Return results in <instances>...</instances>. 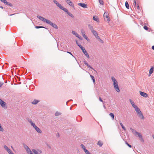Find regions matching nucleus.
I'll return each instance as SVG.
<instances>
[{"label": "nucleus", "mask_w": 154, "mask_h": 154, "mask_svg": "<svg viewBox=\"0 0 154 154\" xmlns=\"http://www.w3.org/2000/svg\"><path fill=\"white\" fill-rule=\"evenodd\" d=\"M36 131L39 133L41 134L42 133V131L37 126L34 128Z\"/></svg>", "instance_id": "16"}, {"label": "nucleus", "mask_w": 154, "mask_h": 154, "mask_svg": "<svg viewBox=\"0 0 154 154\" xmlns=\"http://www.w3.org/2000/svg\"><path fill=\"white\" fill-rule=\"evenodd\" d=\"M28 121L30 123L32 122V121L30 119H29V118H28L27 119Z\"/></svg>", "instance_id": "51"}, {"label": "nucleus", "mask_w": 154, "mask_h": 154, "mask_svg": "<svg viewBox=\"0 0 154 154\" xmlns=\"http://www.w3.org/2000/svg\"><path fill=\"white\" fill-rule=\"evenodd\" d=\"M125 6L128 9H129V4L128 2L127 1H126L125 2Z\"/></svg>", "instance_id": "25"}, {"label": "nucleus", "mask_w": 154, "mask_h": 154, "mask_svg": "<svg viewBox=\"0 0 154 154\" xmlns=\"http://www.w3.org/2000/svg\"><path fill=\"white\" fill-rule=\"evenodd\" d=\"M86 153V154H91L90 153V152L87 149L84 151Z\"/></svg>", "instance_id": "41"}, {"label": "nucleus", "mask_w": 154, "mask_h": 154, "mask_svg": "<svg viewBox=\"0 0 154 154\" xmlns=\"http://www.w3.org/2000/svg\"><path fill=\"white\" fill-rule=\"evenodd\" d=\"M75 42L77 45L80 48L82 46L79 43V42L77 40H75Z\"/></svg>", "instance_id": "31"}, {"label": "nucleus", "mask_w": 154, "mask_h": 154, "mask_svg": "<svg viewBox=\"0 0 154 154\" xmlns=\"http://www.w3.org/2000/svg\"><path fill=\"white\" fill-rule=\"evenodd\" d=\"M99 2L100 3V4L102 5L103 4V1L102 0H99Z\"/></svg>", "instance_id": "42"}, {"label": "nucleus", "mask_w": 154, "mask_h": 154, "mask_svg": "<svg viewBox=\"0 0 154 154\" xmlns=\"http://www.w3.org/2000/svg\"><path fill=\"white\" fill-rule=\"evenodd\" d=\"M110 116L112 118V120H113L114 119V115L112 113H110L109 114Z\"/></svg>", "instance_id": "24"}, {"label": "nucleus", "mask_w": 154, "mask_h": 154, "mask_svg": "<svg viewBox=\"0 0 154 154\" xmlns=\"http://www.w3.org/2000/svg\"><path fill=\"white\" fill-rule=\"evenodd\" d=\"M134 134L135 135H137V136L139 138L141 137L142 136L140 132H137V131H135V133H134Z\"/></svg>", "instance_id": "17"}, {"label": "nucleus", "mask_w": 154, "mask_h": 154, "mask_svg": "<svg viewBox=\"0 0 154 154\" xmlns=\"http://www.w3.org/2000/svg\"><path fill=\"white\" fill-rule=\"evenodd\" d=\"M64 12H66V13L70 17L72 18L74 17V16L72 14L70 13L68 11V9L66 8H65L64 10L63 11Z\"/></svg>", "instance_id": "14"}, {"label": "nucleus", "mask_w": 154, "mask_h": 154, "mask_svg": "<svg viewBox=\"0 0 154 154\" xmlns=\"http://www.w3.org/2000/svg\"><path fill=\"white\" fill-rule=\"evenodd\" d=\"M4 131V129L2 127L1 124L0 123V131L3 132Z\"/></svg>", "instance_id": "37"}, {"label": "nucleus", "mask_w": 154, "mask_h": 154, "mask_svg": "<svg viewBox=\"0 0 154 154\" xmlns=\"http://www.w3.org/2000/svg\"><path fill=\"white\" fill-rule=\"evenodd\" d=\"M97 144L99 145L100 147H101L103 145V143L100 140L98 142Z\"/></svg>", "instance_id": "27"}, {"label": "nucleus", "mask_w": 154, "mask_h": 154, "mask_svg": "<svg viewBox=\"0 0 154 154\" xmlns=\"http://www.w3.org/2000/svg\"><path fill=\"white\" fill-rule=\"evenodd\" d=\"M152 49L153 50H154V45H153L152 47Z\"/></svg>", "instance_id": "60"}, {"label": "nucleus", "mask_w": 154, "mask_h": 154, "mask_svg": "<svg viewBox=\"0 0 154 154\" xmlns=\"http://www.w3.org/2000/svg\"><path fill=\"white\" fill-rule=\"evenodd\" d=\"M114 87L116 91L118 92H119L120 91L118 83H116L113 84Z\"/></svg>", "instance_id": "11"}, {"label": "nucleus", "mask_w": 154, "mask_h": 154, "mask_svg": "<svg viewBox=\"0 0 154 154\" xmlns=\"http://www.w3.org/2000/svg\"><path fill=\"white\" fill-rule=\"evenodd\" d=\"M143 28L145 30H147L148 29V27L146 26H144L143 27Z\"/></svg>", "instance_id": "47"}, {"label": "nucleus", "mask_w": 154, "mask_h": 154, "mask_svg": "<svg viewBox=\"0 0 154 154\" xmlns=\"http://www.w3.org/2000/svg\"><path fill=\"white\" fill-rule=\"evenodd\" d=\"M101 43H103V41L100 38V39L98 40Z\"/></svg>", "instance_id": "54"}, {"label": "nucleus", "mask_w": 154, "mask_h": 154, "mask_svg": "<svg viewBox=\"0 0 154 154\" xmlns=\"http://www.w3.org/2000/svg\"><path fill=\"white\" fill-rule=\"evenodd\" d=\"M125 144L127 145L129 147L131 148L132 147V146L131 145H130L128 143V142L126 141L125 142Z\"/></svg>", "instance_id": "39"}, {"label": "nucleus", "mask_w": 154, "mask_h": 154, "mask_svg": "<svg viewBox=\"0 0 154 154\" xmlns=\"http://www.w3.org/2000/svg\"><path fill=\"white\" fill-rule=\"evenodd\" d=\"M28 153L29 154H33L32 151L30 152H29V153Z\"/></svg>", "instance_id": "59"}, {"label": "nucleus", "mask_w": 154, "mask_h": 154, "mask_svg": "<svg viewBox=\"0 0 154 154\" xmlns=\"http://www.w3.org/2000/svg\"><path fill=\"white\" fill-rule=\"evenodd\" d=\"M76 105H77V104H75L72 105V106H76Z\"/></svg>", "instance_id": "63"}, {"label": "nucleus", "mask_w": 154, "mask_h": 154, "mask_svg": "<svg viewBox=\"0 0 154 154\" xmlns=\"http://www.w3.org/2000/svg\"><path fill=\"white\" fill-rule=\"evenodd\" d=\"M72 34L75 35V36L77 37L80 40H82L83 39V38L81 37V36L79 35V34L75 32V31H72Z\"/></svg>", "instance_id": "5"}, {"label": "nucleus", "mask_w": 154, "mask_h": 154, "mask_svg": "<svg viewBox=\"0 0 154 154\" xmlns=\"http://www.w3.org/2000/svg\"><path fill=\"white\" fill-rule=\"evenodd\" d=\"M37 17L38 18L39 20H41L42 21H43L44 22H46V23H47L49 20L45 19L43 17H42L39 15H38L37 16Z\"/></svg>", "instance_id": "8"}, {"label": "nucleus", "mask_w": 154, "mask_h": 154, "mask_svg": "<svg viewBox=\"0 0 154 154\" xmlns=\"http://www.w3.org/2000/svg\"><path fill=\"white\" fill-rule=\"evenodd\" d=\"M80 146L81 147V148L83 149L84 151H85L87 149L85 146L83 144H81Z\"/></svg>", "instance_id": "28"}, {"label": "nucleus", "mask_w": 154, "mask_h": 154, "mask_svg": "<svg viewBox=\"0 0 154 154\" xmlns=\"http://www.w3.org/2000/svg\"><path fill=\"white\" fill-rule=\"evenodd\" d=\"M26 151L27 153H29V152L31 151L29 148L28 149H26Z\"/></svg>", "instance_id": "46"}, {"label": "nucleus", "mask_w": 154, "mask_h": 154, "mask_svg": "<svg viewBox=\"0 0 154 154\" xmlns=\"http://www.w3.org/2000/svg\"><path fill=\"white\" fill-rule=\"evenodd\" d=\"M61 113H60V112H58V111H57L55 114V116H59L60 115H61Z\"/></svg>", "instance_id": "36"}, {"label": "nucleus", "mask_w": 154, "mask_h": 154, "mask_svg": "<svg viewBox=\"0 0 154 154\" xmlns=\"http://www.w3.org/2000/svg\"><path fill=\"white\" fill-rule=\"evenodd\" d=\"M47 23L49 24L51 26L53 27L56 29H57L58 28V27L57 25L55 23H53L51 21L49 20H48Z\"/></svg>", "instance_id": "4"}, {"label": "nucleus", "mask_w": 154, "mask_h": 154, "mask_svg": "<svg viewBox=\"0 0 154 154\" xmlns=\"http://www.w3.org/2000/svg\"><path fill=\"white\" fill-rule=\"evenodd\" d=\"M78 5L84 8H87V5L83 3H79L78 4Z\"/></svg>", "instance_id": "13"}, {"label": "nucleus", "mask_w": 154, "mask_h": 154, "mask_svg": "<svg viewBox=\"0 0 154 154\" xmlns=\"http://www.w3.org/2000/svg\"><path fill=\"white\" fill-rule=\"evenodd\" d=\"M95 38L99 40L100 38V37L98 35V34L97 35H96L95 36Z\"/></svg>", "instance_id": "50"}, {"label": "nucleus", "mask_w": 154, "mask_h": 154, "mask_svg": "<svg viewBox=\"0 0 154 154\" xmlns=\"http://www.w3.org/2000/svg\"><path fill=\"white\" fill-rule=\"evenodd\" d=\"M130 129V130L132 131V132H133L134 133H135V131H136V130H134L131 128Z\"/></svg>", "instance_id": "45"}, {"label": "nucleus", "mask_w": 154, "mask_h": 154, "mask_svg": "<svg viewBox=\"0 0 154 154\" xmlns=\"http://www.w3.org/2000/svg\"><path fill=\"white\" fill-rule=\"evenodd\" d=\"M91 32L95 36L97 35L98 34L97 32L94 30L91 31Z\"/></svg>", "instance_id": "29"}, {"label": "nucleus", "mask_w": 154, "mask_h": 154, "mask_svg": "<svg viewBox=\"0 0 154 154\" xmlns=\"http://www.w3.org/2000/svg\"><path fill=\"white\" fill-rule=\"evenodd\" d=\"M84 63L86 65H87H87H88V63L87 62V61H84Z\"/></svg>", "instance_id": "52"}, {"label": "nucleus", "mask_w": 154, "mask_h": 154, "mask_svg": "<svg viewBox=\"0 0 154 154\" xmlns=\"http://www.w3.org/2000/svg\"><path fill=\"white\" fill-rule=\"evenodd\" d=\"M31 124V125L32 126H33V127L34 128L35 127L36 125H35V124L33 122H32L31 123H30Z\"/></svg>", "instance_id": "38"}, {"label": "nucleus", "mask_w": 154, "mask_h": 154, "mask_svg": "<svg viewBox=\"0 0 154 154\" xmlns=\"http://www.w3.org/2000/svg\"><path fill=\"white\" fill-rule=\"evenodd\" d=\"M4 147L6 149L9 154H14L12 150L10 149L7 146L4 145Z\"/></svg>", "instance_id": "7"}, {"label": "nucleus", "mask_w": 154, "mask_h": 154, "mask_svg": "<svg viewBox=\"0 0 154 154\" xmlns=\"http://www.w3.org/2000/svg\"><path fill=\"white\" fill-rule=\"evenodd\" d=\"M0 1L3 3L4 4L6 5L7 3V1L6 0H0Z\"/></svg>", "instance_id": "35"}, {"label": "nucleus", "mask_w": 154, "mask_h": 154, "mask_svg": "<svg viewBox=\"0 0 154 154\" xmlns=\"http://www.w3.org/2000/svg\"><path fill=\"white\" fill-rule=\"evenodd\" d=\"M129 100L130 102V103H131V104L132 105V106L134 108H135V107L137 106L135 104L134 102H133L131 99H130Z\"/></svg>", "instance_id": "20"}, {"label": "nucleus", "mask_w": 154, "mask_h": 154, "mask_svg": "<svg viewBox=\"0 0 154 154\" xmlns=\"http://www.w3.org/2000/svg\"><path fill=\"white\" fill-rule=\"evenodd\" d=\"M56 136L58 137H60L59 134L58 133H57V134Z\"/></svg>", "instance_id": "58"}, {"label": "nucleus", "mask_w": 154, "mask_h": 154, "mask_svg": "<svg viewBox=\"0 0 154 154\" xmlns=\"http://www.w3.org/2000/svg\"><path fill=\"white\" fill-rule=\"evenodd\" d=\"M66 2L69 5L74 8V5L70 0H66Z\"/></svg>", "instance_id": "15"}, {"label": "nucleus", "mask_w": 154, "mask_h": 154, "mask_svg": "<svg viewBox=\"0 0 154 154\" xmlns=\"http://www.w3.org/2000/svg\"><path fill=\"white\" fill-rule=\"evenodd\" d=\"M15 14H8V15L10 16H11Z\"/></svg>", "instance_id": "61"}, {"label": "nucleus", "mask_w": 154, "mask_h": 154, "mask_svg": "<svg viewBox=\"0 0 154 154\" xmlns=\"http://www.w3.org/2000/svg\"><path fill=\"white\" fill-rule=\"evenodd\" d=\"M32 152H33L34 154H38V153L35 149H33Z\"/></svg>", "instance_id": "34"}, {"label": "nucleus", "mask_w": 154, "mask_h": 154, "mask_svg": "<svg viewBox=\"0 0 154 154\" xmlns=\"http://www.w3.org/2000/svg\"><path fill=\"white\" fill-rule=\"evenodd\" d=\"M81 50H82V52L88 58H90V57L89 56V55L87 51L85 49L84 47L82 46L80 48Z\"/></svg>", "instance_id": "3"}, {"label": "nucleus", "mask_w": 154, "mask_h": 154, "mask_svg": "<svg viewBox=\"0 0 154 154\" xmlns=\"http://www.w3.org/2000/svg\"><path fill=\"white\" fill-rule=\"evenodd\" d=\"M134 108L136 111L139 117L141 119H144V117L141 111H140V109L137 106H135V108Z\"/></svg>", "instance_id": "1"}, {"label": "nucleus", "mask_w": 154, "mask_h": 154, "mask_svg": "<svg viewBox=\"0 0 154 154\" xmlns=\"http://www.w3.org/2000/svg\"><path fill=\"white\" fill-rule=\"evenodd\" d=\"M111 79L112 81L113 82V84L118 83V82L116 81V79L114 77L112 76L111 77Z\"/></svg>", "instance_id": "19"}, {"label": "nucleus", "mask_w": 154, "mask_h": 154, "mask_svg": "<svg viewBox=\"0 0 154 154\" xmlns=\"http://www.w3.org/2000/svg\"><path fill=\"white\" fill-rule=\"evenodd\" d=\"M140 138L141 141L143 142H144V140L143 139V138L142 136L141 137H140Z\"/></svg>", "instance_id": "53"}, {"label": "nucleus", "mask_w": 154, "mask_h": 154, "mask_svg": "<svg viewBox=\"0 0 154 154\" xmlns=\"http://www.w3.org/2000/svg\"><path fill=\"white\" fill-rule=\"evenodd\" d=\"M103 17L104 18L106 17L107 19V20L108 23L110 22V18L109 17V14L108 12H105L103 14Z\"/></svg>", "instance_id": "10"}, {"label": "nucleus", "mask_w": 154, "mask_h": 154, "mask_svg": "<svg viewBox=\"0 0 154 154\" xmlns=\"http://www.w3.org/2000/svg\"><path fill=\"white\" fill-rule=\"evenodd\" d=\"M151 74H152V73H150L149 72V74L148 75V76L149 77L150 76H151Z\"/></svg>", "instance_id": "62"}, {"label": "nucleus", "mask_w": 154, "mask_h": 154, "mask_svg": "<svg viewBox=\"0 0 154 154\" xmlns=\"http://www.w3.org/2000/svg\"><path fill=\"white\" fill-rule=\"evenodd\" d=\"M137 9L138 10H140V8L139 6L138 5H137Z\"/></svg>", "instance_id": "55"}, {"label": "nucleus", "mask_w": 154, "mask_h": 154, "mask_svg": "<svg viewBox=\"0 0 154 154\" xmlns=\"http://www.w3.org/2000/svg\"><path fill=\"white\" fill-rule=\"evenodd\" d=\"M99 100L100 102H102L104 104V102L103 101V100H102L100 97H99Z\"/></svg>", "instance_id": "49"}, {"label": "nucleus", "mask_w": 154, "mask_h": 154, "mask_svg": "<svg viewBox=\"0 0 154 154\" xmlns=\"http://www.w3.org/2000/svg\"><path fill=\"white\" fill-rule=\"evenodd\" d=\"M53 2L60 9L63 10V11L64 10L65 8H64L56 0H54Z\"/></svg>", "instance_id": "2"}, {"label": "nucleus", "mask_w": 154, "mask_h": 154, "mask_svg": "<svg viewBox=\"0 0 154 154\" xmlns=\"http://www.w3.org/2000/svg\"><path fill=\"white\" fill-rule=\"evenodd\" d=\"M87 66H88V67H89L92 69H93V70H94L95 71V70L90 65H89V64H88V65Z\"/></svg>", "instance_id": "44"}, {"label": "nucleus", "mask_w": 154, "mask_h": 154, "mask_svg": "<svg viewBox=\"0 0 154 154\" xmlns=\"http://www.w3.org/2000/svg\"><path fill=\"white\" fill-rule=\"evenodd\" d=\"M0 104L2 107L4 109L7 108L6 103L1 99H0Z\"/></svg>", "instance_id": "6"}, {"label": "nucleus", "mask_w": 154, "mask_h": 154, "mask_svg": "<svg viewBox=\"0 0 154 154\" xmlns=\"http://www.w3.org/2000/svg\"><path fill=\"white\" fill-rule=\"evenodd\" d=\"M3 83L0 82V87H1L3 85Z\"/></svg>", "instance_id": "57"}, {"label": "nucleus", "mask_w": 154, "mask_h": 154, "mask_svg": "<svg viewBox=\"0 0 154 154\" xmlns=\"http://www.w3.org/2000/svg\"><path fill=\"white\" fill-rule=\"evenodd\" d=\"M134 3L133 4L134 6V7H135L137 6V3L136 2V0H134Z\"/></svg>", "instance_id": "43"}, {"label": "nucleus", "mask_w": 154, "mask_h": 154, "mask_svg": "<svg viewBox=\"0 0 154 154\" xmlns=\"http://www.w3.org/2000/svg\"><path fill=\"white\" fill-rule=\"evenodd\" d=\"M35 28L37 29H38L39 28H45V27L43 26H35Z\"/></svg>", "instance_id": "32"}, {"label": "nucleus", "mask_w": 154, "mask_h": 154, "mask_svg": "<svg viewBox=\"0 0 154 154\" xmlns=\"http://www.w3.org/2000/svg\"><path fill=\"white\" fill-rule=\"evenodd\" d=\"M6 5H8L10 7H12L13 6V5L11 3L8 2L6 4Z\"/></svg>", "instance_id": "40"}, {"label": "nucleus", "mask_w": 154, "mask_h": 154, "mask_svg": "<svg viewBox=\"0 0 154 154\" xmlns=\"http://www.w3.org/2000/svg\"><path fill=\"white\" fill-rule=\"evenodd\" d=\"M154 67L153 66L149 70V72L150 73H152L154 71Z\"/></svg>", "instance_id": "22"}, {"label": "nucleus", "mask_w": 154, "mask_h": 154, "mask_svg": "<svg viewBox=\"0 0 154 154\" xmlns=\"http://www.w3.org/2000/svg\"><path fill=\"white\" fill-rule=\"evenodd\" d=\"M66 52L68 53V54H70L75 59V60L77 61V60L76 59V58L72 54L70 51H66Z\"/></svg>", "instance_id": "33"}, {"label": "nucleus", "mask_w": 154, "mask_h": 154, "mask_svg": "<svg viewBox=\"0 0 154 154\" xmlns=\"http://www.w3.org/2000/svg\"><path fill=\"white\" fill-rule=\"evenodd\" d=\"M0 8L2 9H3V7L2 6H0Z\"/></svg>", "instance_id": "64"}, {"label": "nucleus", "mask_w": 154, "mask_h": 154, "mask_svg": "<svg viewBox=\"0 0 154 154\" xmlns=\"http://www.w3.org/2000/svg\"><path fill=\"white\" fill-rule=\"evenodd\" d=\"M120 125L121 126L122 128L125 131L126 130V129L125 127L123 125V124L120 122H119Z\"/></svg>", "instance_id": "23"}, {"label": "nucleus", "mask_w": 154, "mask_h": 154, "mask_svg": "<svg viewBox=\"0 0 154 154\" xmlns=\"http://www.w3.org/2000/svg\"><path fill=\"white\" fill-rule=\"evenodd\" d=\"M88 28L91 29V31H92L93 30H94L93 26L91 24H88Z\"/></svg>", "instance_id": "26"}, {"label": "nucleus", "mask_w": 154, "mask_h": 154, "mask_svg": "<svg viewBox=\"0 0 154 154\" xmlns=\"http://www.w3.org/2000/svg\"><path fill=\"white\" fill-rule=\"evenodd\" d=\"M81 33L83 37L87 41H89V39L88 38L87 36L86 35H85V32L84 30L83 29H82V30Z\"/></svg>", "instance_id": "9"}, {"label": "nucleus", "mask_w": 154, "mask_h": 154, "mask_svg": "<svg viewBox=\"0 0 154 154\" xmlns=\"http://www.w3.org/2000/svg\"><path fill=\"white\" fill-rule=\"evenodd\" d=\"M139 93L141 96L144 97H147L148 96V94L144 92H143L142 91H140Z\"/></svg>", "instance_id": "12"}, {"label": "nucleus", "mask_w": 154, "mask_h": 154, "mask_svg": "<svg viewBox=\"0 0 154 154\" xmlns=\"http://www.w3.org/2000/svg\"><path fill=\"white\" fill-rule=\"evenodd\" d=\"M90 76L91 78V79L92 80L93 83H94L95 82V79L94 76L92 75H90Z\"/></svg>", "instance_id": "30"}, {"label": "nucleus", "mask_w": 154, "mask_h": 154, "mask_svg": "<svg viewBox=\"0 0 154 154\" xmlns=\"http://www.w3.org/2000/svg\"><path fill=\"white\" fill-rule=\"evenodd\" d=\"M40 102V100L36 99H35L31 103L32 104L34 105H36Z\"/></svg>", "instance_id": "18"}, {"label": "nucleus", "mask_w": 154, "mask_h": 154, "mask_svg": "<svg viewBox=\"0 0 154 154\" xmlns=\"http://www.w3.org/2000/svg\"><path fill=\"white\" fill-rule=\"evenodd\" d=\"M24 146L25 149L26 150V149L29 148V147L26 145L24 144H23Z\"/></svg>", "instance_id": "48"}, {"label": "nucleus", "mask_w": 154, "mask_h": 154, "mask_svg": "<svg viewBox=\"0 0 154 154\" xmlns=\"http://www.w3.org/2000/svg\"><path fill=\"white\" fill-rule=\"evenodd\" d=\"M38 153L39 152L40 154L41 153H42V151L41 150H39V149H38Z\"/></svg>", "instance_id": "56"}, {"label": "nucleus", "mask_w": 154, "mask_h": 154, "mask_svg": "<svg viewBox=\"0 0 154 154\" xmlns=\"http://www.w3.org/2000/svg\"><path fill=\"white\" fill-rule=\"evenodd\" d=\"M93 19L94 20L96 21H97L98 20V17L97 16H93Z\"/></svg>", "instance_id": "21"}]
</instances>
